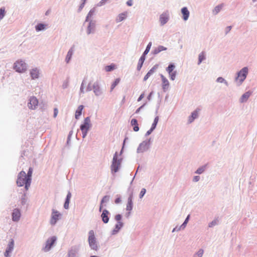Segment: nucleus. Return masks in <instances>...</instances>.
<instances>
[{
  "instance_id": "obj_1",
  "label": "nucleus",
  "mask_w": 257,
  "mask_h": 257,
  "mask_svg": "<svg viewBox=\"0 0 257 257\" xmlns=\"http://www.w3.org/2000/svg\"><path fill=\"white\" fill-rule=\"evenodd\" d=\"M30 184L31 182L30 180H28V179L27 178L25 172L24 171H21L18 176L17 180V185L21 187L25 185L26 189L28 190Z\"/></svg>"
},
{
  "instance_id": "obj_2",
  "label": "nucleus",
  "mask_w": 257,
  "mask_h": 257,
  "mask_svg": "<svg viewBox=\"0 0 257 257\" xmlns=\"http://www.w3.org/2000/svg\"><path fill=\"white\" fill-rule=\"evenodd\" d=\"M88 242L90 247L92 249L97 250L98 245L96 242V238L93 230H90L89 232Z\"/></svg>"
},
{
  "instance_id": "obj_3",
  "label": "nucleus",
  "mask_w": 257,
  "mask_h": 257,
  "mask_svg": "<svg viewBox=\"0 0 257 257\" xmlns=\"http://www.w3.org/2000/svg\"><path fill=\"white\" fill-rule=\"evenodd\" d=\"M90 120L88 117L84 119L83 123L80 125V130L82 133V137L84 138L86 137L89 128L90 127Z\"/></svg>"
},
{
  "instance_id": "obj_4",
  "label": "nucleus",
  "mask_w": 257,
  "mask_h": 257,
  "mask_svg": "<svg viewBox=\"0 0 257 257\" xmlns=\"http://www.w3.org/2000/svg\"><path fill=\"white\" fill-rule=\"evenodd\" d=\"M121 164V159H117V154L116 152L113 156L112 164L111 165V171L112 173H116L119 169Z\"/></svg>"
},
{
  "instance_id": "obj_5",
  "label": "nucleus",
  "mask_w": 257,
  "mask_h": 257,
  "mask_svg": "<svg viewBox=\"0 0 257 257\" xmlns=\"http://www.w3.org/2000/svg\"><path fill=\"white\" fill-rule=\"evenodd\" d=\"M14 69L19 73H23L26 71V64L22 60H18L15 64L14 66Z\"/></svg>"
},
{
  "instance_id": "obj_6",
  "label": "nucleus",
  "mask_w": 257,
  "mask_h": 257,
  "mask_svg": "<svg viewBox=\"0 0 257 257\" xmlns=\"http://www.w3.org/2000/svg\"><path fill=\"white\" fill-rule=\"evenodd\" d=\"M248 73V69L247 67L243 68L237 74V77L236 78V81L241 84L246 78V75Z\"/></svg>"
},
{
  "instance_id": "obj_7",
  "label": "nucleus",
  "mask_w": 257,
  "mask_h": 257,
  "mask_svg": "<svg viewBox=\"0 0 257 257\" xmlns=\"http://www.w3.org/2000/svg\"><path fill=\"white\" fill-rule=\"evenodd\" d=\"M61 216V213L58 211L53 209L50 219V223L52 225L55 224L57 221L60 218Z\"/></svg>"
},
{
  "instance_id": "obj_8",
  "label": "nucleus",
  "mask_w": 257,
  "mask_h": 257,
  "mask_svg": "<svg viewBox=\"0 0 257 257\" xmlns=\"http://www.w3.org/2000/svg\"><path fill=\"white\" fill-rule=\"evenodd\" d=\"M38 100L36 97L32 96L29 99L28 106L30 109H35L38 106Z\"/></svg>"
},
{
  "instance_id": "obj_9",
  "label": "nucleus",
  "mask_w": 257,
  "mask_h": 257,
  "mask_svg": "<svg viewBox=\"0 0 257 257\" xmlns=\"http://www.w3.org/2000/svg\"><path fill=\"white\" fill-rule=\"evenodd\" d=\"M56 240L55 236H52L50 238L48 239L46 242V245L44 248L45 251H48L50 250L51 246L53 245Z\"/></svg>"
},
{
  "instance_id": "obj_10",
  "label": "nucleus",
  "mask_w": 257,
  "mask_h": 257,
  "mask_svg": "<svg viewBox=\"0 0 257 257\" xmlns=\"http://www.w3.org/2000/svg\"><path fill=\"white\" fill-rule=\"evenodd\" d=\"M14 246V241L12 239L8 244V248L5 252V255L6 257L10 256V253L13 250Z\"/></svg>"
},
{
  "instance_id": "obj_11",
  "label": "nucleus",
  "mask_w": 257,
  "mask_h": 257,
  "mask_svg": "<svg viewBox=\"0 0 257 257\" xmlns=\"http://www.w3.org/2000/svg\"><path fill=\"white\" fill-rule=\"evenodd\" d=\"M162 81V88L164 91L168 89L169 86V82L168 79L163 75H161Z\"/></svg>"
},
{
  "instance_id": "obj_12",
  "label": "nucleus",
  "mask_w": 257,
  "mask_h": 257,
  "mask_svg": "<svg viewBox=\"0 0 257 257\" xmlns=\"http://www.w3.org/2000/svg\"><path fill=\"white\" fill-rule=\"evenodd\" d=\"M109 212L107 210H104L101 215L102 220L104 223H107L109 221Z\"/></svg>"
},
{
  "instance_id": "obj_13",
  "label": "nucleus",
  "mask_w": 257,
  "mask_h": 257,
  "mask_svg": "<svg viewBox=\"0 0 257 257\" xmlns=\"http://www.w3.org/2000/svg\"><path fill=\"white\" fill-rule=\"evenodd\" d=\"M21 213L19 209H15L12 214V218L14 221H18L20 219Z\"/></svg>"
},
{
  "instance_id": "obj_14",
  "label": "nucleus",
  "mask_w": 257,
  "mask_h": 257,
  "mask_svg": "<svg viewBox=\"0 0 257 257\" xmlns=\"http://www.w3.org/2000/svg\"><path fill=\"white\" fill-rule=\"evenodd\" d=\"M169 16L167 13L162 14L160 17V22L161 25H164L168 21Z\"/></svg>"
},
{
  "instance_id": "obj_15",
  "label": "nucleus",
  "mask_w": 257,
  "mask_h": 257,
  "mask_svg": "<svg viewBox=\"0 0 257 257\" xmlns=\"http://www.w3.org/2000/svg\"><path fill=\"white\" fill-rule=\"evenodd\" d=\"M181 12L183 15V19L185 21L188 20L190 13L186 7H184L181 10Z\"/></svg>"
},
{
  "instance_id": "obj_16",
  "label": "nucleus",
  "mask_w": 257,
  "mask_h": 257,
  "mask_svg": "<svg viewBox=\"0 0 257 257\" xmlns=\"http://www.w3.org/2000/svg\"><path fill=\"white\" fill-rule=\"evenodd\" d=\"M127 12H124V13L119 14L116 19V22L117 23L121 22L122 21H123L126 19V18L127 17Z\"/></svg>"
},
{
  "instance_id": "obj_17",
  "label": "nucleus",
  "mask_w": 257,
  "mask_h": 257,
  "mask_svg": "<svg viewBox=\"0 0 257 257\" xmlns=\"http://www.w3.org/2000/svg\"><path fill=\"white\" fill-rule=\"evenodd\" d=\"M251 92L250 91L246 92L244 94H243L240 99V101L241 102H244L247 101L248 98L251 95Z\"/></svg>"
},
{
  "instance_id": "obj_18",
  "label": "nucleus",
  "mask_w": 257,
  "mask_h": 257,
  "mask_svg": "<svg viewBox=\"0 0 257 257\" xmlns=\"http://www.w3.org/2000/svg\"><path fill=\"white\" fill-rule=\"evenodd\" d=\"M131 125L134 126L133 130L135 132H138L139 130L138 121L136 119L133 118L131 122Z\"/></svg>"
},
{
  "instance_id": "obj_19",
  "label": "nucleus",
  "mask_w": 257,
  "mask_h": 257,
  "mask_svg": "<svg viewBox=\"0 0 257 257\" xmlns=\"http://www.w3.org/2000/svg\"><path fill=\"white\" fill-rule=\"evenodd\" d=\"M83 109V106L81 105H79L75 112V117L76 119H78L79 116L82 114V111Z\"/></svg>"
},
{
  "instance_id": "obj_20",
  "label": "nucleus",
  "mask_w": 257,
  "mask_h": 257,
  "mask_svg": "<svg viewBox=\"0 0 257 257\" xmlns=\"http://www.w3.org/2000/svg\"><path fill=\"white\" fill-rule=\"evenodd\" d=\"M133 208V195H131L128 199L127 204L126 206V210L128 211H131Z\"/></svg>"
},
{
  "instance_id": "obj_21",
  "label": "nucleus",
  "mask_w": 257,
  "mask_h": 257,
  "mask_svg": "<svg viewBox=\"0 0 257 257\" xmlns=\"http://www.w3.org/2000/svg\"><path fill=\"white\" fill-rule=\"evenodd\" d=\"M30 74L32 79H36L38 78L39 72L38 69H34L31 70Z\"/></svg>"
},
{
  "instance_id": "obj_22",
  "label": "nucleus",
  "mask_w": 257,
  "mask_h": 257,
  "mask_svg": "<svg viewBox=\"0 0 257 257\" xmlns=\"http://www.w3.org/2000/svg\"><path fill=\"white\" fill-rule=\"evenodd\" d=\"M122 223L121 221L117 222L116 224L115 228L113 230V234H115L118 231V230L122 227Z\"/></svg>"
},
{
  "instance_id": "obj_23",
  "label": "nucleus",
  "mask_w": 257,
  "mask_h": 257,
  "mask_svg": "<svg viewBox=\"0 0 257 257\" xmlns=\"http://www.w3.org/2000/svg\"><path fill=\"white\" fill-rule=\"evenodd\" d=\"M198 113V112L197 110H195L192 113L191 115L189 117L188 119L190 123L192 122L194 120V119L197 117Z\"/></svg>"
},
{
  "instance_id": "obj_24",
  "label": "nucleus",
  "mask_w": 257,
  "mask_h": 257,
  "mask_svg": "<svg viewBox=\"0 0 257 257\" xmlns=\"http://www.w3.org/2000/svg\"><path fill=\"white\" fill-rule=\"evenodd\" d=\"M145 60V56L144 55L142 56L141 57V58H140L139 63L138 64V66H137V68L139 70H140L141 69V68H142Z\"/></svg>"
},
{
  "instance_id": "obj_25",
  "label": "nucleus",
  "mask_w": 257,
  "mask_h": 257,
  "mask_svg": "<svg viewBox=\"0 0 257 257\" xmlns=\"http://www.w3.org/2000/svg\"><path fill=\"white\" fill-rule=\"evenodd\" d=\"M223 7V4H221V5H219L215 7V8L214 9V10H213V14L214 15L217 14L222 9Z\"/></svg>"
},
{
  "instance_id": "obj_26",
  "label": "nucleus",
  "mask_w": 257,
  "mask_h": 257,
  "mask_svg": "<svg viewBox=\"0 0 257 257\" xmlns=\"http://www.w3.org/2000/svg\"><path fill=\"white\" fill-rule=\"evenodd\" d=\"M108 200H109V196H105L103 197V198L101 201V203H100V207H99V211H101L102 209L103 204L104 202H107L108 201Z\"/></svg>"
},
{
  "instance_id": "obj_27",
  "label": "nucleus",
  "mask_w": 257,
  "mask_h": 257,
  "mask_svg": "<svg viewBox=\"0 0 257 257\" xmlns=\"http://www.w3.org/2000/svg\"><path fill=\"white\" fill-rule=\"evenodd\" d=\"M46 28V25L43 24H38L36 26V30L37 31H40L41 30H43Z\"/></svg>"
},
{
  "instance_id": "obj_28",
  "label": "nucleus",
  "mask_w": 257,
  "mask_h": 257,
  "mask_svg": "<svg viewBox=\"0 0 257 257\" xmlns=\"http://www.w3.org/2000/svg\"><path fill=\"white\" fill-rule=\"evenodd\" d=\"M166 49H167V48L164 47V46H159L157 48H156L154 50V54H158L162 51L166 50Z\"/></svg>"
},
{
  "instance_id": "obj_29",
  "label": "nucleus",
  "mask_w": 257,
  "mask_h": 257,
  "mask_svg": "<svg viewBox=\"0 0 257 257\" xmlns=\"http://www.w3.org/2000/svg\"><path fill=\"white\" fill-rule=\"evenodd\" d=\"M72 54H73V51H72V49H71L68 51L67 55L66 56V61L67 63H68L69 62V61L71 59V58L72 56Z\"/></svg>"
},
{
  "instance_id": "obj_30",
  "label": "nucleus",
  "mask_w": 257,
  "mask_h": 257,
  "mask_svg": "<svg viewBox=\"0 0 257 257\" xmlns=\"http://www.w3.org/2000/svg\"><path fill=\"white\" fill-rule=\"evenodd\" d=\"M205 59V53L204 52H202L199 55L198 58V64H200L203 60Z\"/></svg>"
},
{
  "instance_id": "obj_31",
  "label": "nucleus",
  "mask_w": 257,
  "mask_h": 257,
  "mask_svg": "<svg viewBox=\"0 0 257 257\" xmlns=\"http://www.w3.org/2000/svg\"><path fill=\"white\" fill-rule=\"evenodd\" d=\"M6 13L5 8L4 7L1 8L0 9V21L4 18Z\"/></svg>"
},
{
  "instance_id": "obj_32",
  "label": "nucleus",
  "mask_w": 257,
  "mask_h": 257,
  "mask_svg": "<svg viewBox=\"0 0 257 257\" xmlns=\"http://www.w3.org/2000/svg\"><path fill=\"white\" fill-rule=\"evenodd\" d=\"M93 91L96 95H98L100 94V89L97 84L93 86Z\"/></svg>"
},
{
  "instance_id": "obj_33",
  "label": "nucleus",
  "mask_w": 257,
  "mask_h": 257,
  "mask_svg": "<svg viewBox=\"0 0 257 257\" xmlns=\"http://www.w3.org/2000/svg\"><path fill=\"white\" fill-rule=\"evenodd\" d=\"M154 69L152 68L151 69L148 73L145 76L144 78V80L146 81L149 77L154 73Z\"/></svg>"
},
{
  "instance_id": "obj_34",
  "label": "nucleus",
  "mask_w": 257,
  "mask_h": 257,
  "mask_svg": "<svg viewBox=\"0 0 257 257\" xmlns=\"http://www.w3.org/2000/svg\"><path fill=\"white\" fill-rule=\"evenodd\" d=\"M158 121L159 117L156 116L154 119L153 123L152 124V127L151 128V131H153L155 128Z\"/></svg>"
},
{
  "instance_id": "obj_35",
  "label": "nucleus",
  "mask_w": 257,
  "mask_h": 257,
  "mask_svg": "<svg viewBox=\"0 0 257 257\" xmlns=\"http://www.w3.org/2000/svg\"><path fill=\"white\" fill-rule=\"evenodd\" d=\"M120 78H116L114 82L112 84L111 86V91L113 90V89L115 88V87L120 82Z\"/></svg>"
},
{
  "instance_id": "obj_36",
  "label": "nucleus",
  "mask_w": 257,
  "mask_h": 257,
  "mask_svg": "<svg viewBox=\"0 0 257 257\" xmlns=\"http://www.w3.org/2000/svg\"><path fill=\"white\" fill-rule=\"evenodd\" d=\"M115 69V65L113 64L105 66V70L107 72L111 71Z\"/></svg>"
},
{
  "instance_id": "obj_37",
  "label": "nucleus",
  "mask_w": 257,
  "mask_h": 257,
  "mask_svg": "<svg viewBox=\"0 0 257 257\" xmlns=\"http://www.w3.org/2000/svg\"><path fill=\"white\" fill-rule=\"evenodd\" d=\"M32 173H33V169H32V168L30 167L29 169L27 175H26L27 178L28 179V180H30V182L31 180V177H32Z\"/></svg>"
},
{
  "instance_id": "obj_38",
  "label": "nucleus",
  "mask_w": 257,
  "mask_h": 257,
  "mask_svg": "<svg viewBox=\"0 0 257 257\" xmlns=\"http://www.w3.org/2000/svg\"><path fill=\"white\" fill-rule=\"evenodd\" d=\"M175 68V65H173V64H170L169 65V66L167 67V71L169 73H170L171 72H173V70Z\"/></svg>"
},
{
  "instance_id": "obj_39",
  "label": "nucleus",
  "mask_w": 257,
  "mask_h": 257,
  "mask_svg": "<svg viewBox=\"0 0 257 257\" xmlns=\"http://www.w3.org/2000/svg\"><path fill=\"white\" fill-rule=\"evenodd\" d=\"M151 45H152V43L151 42H150L148 44V46H147V47L145 52H144L143 55L145 56L146 54H147L149 52V51L150 50V48H151Z\"/></svg>"
},
{
  "instance_id": "obj_40",
  "label": "nucleus",
  "mask_w": 257,
  "mask_h": 257,
  "mask_svg": "<svg viewBox=\"0 0 257 257\" xmlns=\"http://www.w3.org/2000/svg\"><path fill=\"white\" fill-rule=\"evenodd\" d=\"M93 29H94V26H92L91 24L90 23L89 24V26L88 27V28H87V34H90L93 31Z\"/></svg>"
},
{
  "instance_id": "obj_41",
  "label": "nucleus",
  "mask_w": 257,
  "mask_h": 257,
  "mask_svg": "<svg viewBox=\"0 0 257 257\" xmlns=\"http://www.w3.org/2000/svg\"><path fill=\"white\" fill-rule=\"evenodd\" d=\"M203 254V250L200 249L197 253L195 254L194 257H202Z\"/></svg>"
},
{
  "instance_id": "obj_42",
  "label": "nucleus",
  "mask_w": 257,
  "mask_h": 257,
  "mask_svg": "<svg viewBox=\"0 0 257 257\" xmlns=\"http://www.w3.org/2000/svg\"><path fill=\"white\" fill-rule=\"evenodd\" d=\"M169 76H170V79L172 80H174L175 79V77H176V71H174L173 72H171V73H169Z\"/></svg>"
},
{
  "instance_id": "obj_43",
  "label": "nucleus",
  "mask_w": 257,
  "mask_h": 257,
  "mask_svg": "<svg viewBox=\"0 0 257 257\" xmlns=\"http://www.w3.org/2000/svg\"><path fill=\"white\" fill-rule=\"evenodd\" d=\"M204 170L205 167H202L201 168H198L196 171V173L197 174H201L204 172Z\"/></svg>"
},
{
  "instance_id": "obj_44",
  "label": "nucleus",
  "mask_w": 257,
  "mask_h": 257,
  "mask_svg": "<svg viewBox=\"0 0 257 257\" xmlns=\"http://www.w3.org/2000/svg\"><path fill=\"white\" fill-rule=\"evenodd\" d=\"M146 192V190L145 188L142 189L140 193V198H142L144 195L145 194Z\"/></svg>"
},
{
  "instance_id": "obj_45",
  "label": "nucleus",
  "mask_w": 257,
  "mask_h": 257,
  "mask_svg": "<svg viewBox=\"0 0 257 257\" xmlns=\"http://www.w3.org/2000/svg\"><path fill=\"white\" fill-rule=\"evenodd\" d=\"M218 222V220L217 219H215L213 221H212L209 224V227H211L214 225H215Z\"/></svg>"
},
{
  "instance_id": "obj_46",
  "label": "nucleus",
  "mask_w": 257,
  "mask_h": 257,
  "mask_svg": "<svg viewBox=\"0 0 257 257\" xmlns=\"http://www.w3.org/2000/svg\"><path fill=\"white\" fill-rule=\"evenodd\" d=\"M69 200H66V201H65V202L64 203V208L65 209H68L69 208Z\"/></svg>"
},
{
  "instance_id": "obj_47",
  "label": "nucleus",
  "mask_w": 257,
  "mask_h": 257,
  "mask_svg": "<svg viewBox=\"0 0 257 257\" xmlns=\"http://www.w3.org/2000/svg\"><path fill=\"white\" fill-rule=\"evenodd\" d=\"M121 219V215H120V214H117V215H115V219L117 222L120 221Z\"/></svg>"
},
{
  "instance_id": "obj_48",
  "label": "nucleus",
  "mask_w": 257,
  "mask_h": 257,
  "mask_svg": "<svg viewBox=\"0 0 257 257\" xmlns=\"http://www.w3.org/2000/svg\"><path fill=\"white\" fill-rule=\"evenodd\" d=\"M58 110L57 108H55L54 110V117H56L58 114Z\"/></svg>"
},
{
  "instance_id": "obj_49",
  "label": "nucleus",
  "mask_w": 257,
  "mask_h": 257,
  "mask_svg": "<svg viewBox=\"0 0 257 257\" xmlns=\"http://www.w3.org/2000/svg\"><path fill=\"white\" fill-rule=\"evenodd\" d=\"M126 4L128 6H132L133 5V1L132 0H128L126 2Z\"/></svg>"
},
{
  "instance_id": "obj_50",
  "label": "nucleus",
  "mask_w": 257,
  "mask_h": 257,
  "mask_svg": "<svg viewBox=\"0 0 257 257\" xmlns=\"http://www.w3.org/2000/svg\"><path fill=\"white\" fill-rule=\"evenodd\" d=\"M71 197V194L70 192H68L67 195L66 200H69Z\"/></svg>"
},
{
  "instance_id": "obj_51",
  "label": "nucleus",
  "mask_w": 257,
  "mask_h": 257,
  "mask_svg": "<svg viewBox=\"0 0 257 257\" xmlns=\"http://www.w3.org/2000/svg\"><path fill=\"white\" fill-rule=\"evenodd\" d=\"M144 97V93H142L139 97L138 101H141Z\"/></svg>"
},
{
  "instance_id": "obj_52",
  "label": "nucleus",
  "mask_w": 257,
  "mask_h": 257,
  "mask_svg": "<svg viewBox=\"0 0 257 257\" xmlns=\"http://www.w3.org/2000/svg\"><path fill=\"white\" fill-rule=\"evenodd\" d=\"M199 179H200V177L198 176H196L194 177L193 181L194 182H197L198 181H199Z\"/></svg>"
},
{
  "instance_id": "obj_53",
  "label": "nucleus",
  "mask_w": 257,
  "mask_h": 257,
  "mask_svg": "<svg viewBox=\"0 0 257 257\" xmlns=\"http://www.w3.org/2000/svg\"><path fill=\"white\" fill-rule=\"evenodd\" d=\"M189 215L187 217V218H186V219H185V221L184 222L183 224H182V225H185L187 223L188 220H189Z\"/></svg>"
},
{
  "instance_id": "obj_54",
  "label": "nucleus",
  "mask_w": 257,
  "mask_h": 257,
  "mask_svg": "<svg viewBox=\"0 0 257 257\" xmlns=\"http://www.w3.org/2000/svg\"><path fill=\"white\" fill-rule=\"evenodd\" d=\"M224 80V79L222 77H219L217 78V81L219 82H222Z\"/></svg>"
},
{
  "instance_id": "obj_55",
  "label": "nucleus",
  "mask_w": 257,
  "mask_h": 257,
  "mask_svg": "<svg viewBox=\"0 0 257 257\" xmlns=\"http://www.w3.org/2000/svg\"><path fill=\"white\" fill-rule=\"evenodd\" d=\"M120 201H121V200H120V198H117V199H115V202L116 203H119L120 202Z\"/></svg>"
},
{
  "instance_id": "obj_56",
  "label": "nucleus",
  "mask_w": 257,
  "mask_h": 257,
  "mask_svg": "<svg viewBox=\"0 0 257 257\" xmlns=\"http://www.w3.org/2000/svg\"><path fill=\"white\" fill-rule=\"evenodd\" d=\"M152 94V92H151L150 93V94L148 95V99L149 100H150L151 99Z\"/></svg>"
},
{
  "instance_id": "obj_57",
  "label": "nucleus",
  "mask_w": 257,
  "mask_h": 257,
  "mask_svg": "<svg viewBox=\"0 0 257 257\" xmlns=\"http://www.w3.org/2000/svg\"><path fill=\"white\" fill-rule=\"evenodd\" d=\"M144 106V105H142L141 106V107H140L137 110H136V113H138L140 111V109Z\"/></svg>"
},
{
  "instance_id": "obj_58",
  "label": "nucleus",
  "mask_w": 257,
  "mask_h": 257,
  "mask_svg": "<svg viewBox=\"0 0 257 257\" xmlns=\"http://www.w3.org/2000/svg\"><path fill=\"white\" fill-rule=\"evenodd\" d=\"M143 146H144V144H141L140 145V146H139V148H138V150H141V149H142V147Z\"/></svg>"
},
{
  "instance_id": "obj_59",
  "label": "nucleus",
  "mask_w": 257,
  "mask_h": 257,
  "mask_svg": "<svg viewBox=\"0 0 257 257\" xmlns=\"http://www.w3.org/2000/svg\"><path fill=\"white\" fill-rule=\"evenodd\" d=\"M152 131H151V129L147 132V135H150Z\"/></svg>"
},
{
  "instance_id": "obj_60",
  "label": "nucleus",
  "mask_w": 257,
  "mask_h": 257,
  "mask_svg": "<svg viewBox=\"0 0 257 257\" xmlns=\"http://www.w3.org/2000/svg\"><path fill=\"white\" fill-rule=\"evenodd\" d=\"M231 28V27L230 26L227 28V32H229V31H230Z\"/></svg>"
},
{
  "instance_id": "obj_61",
  "label": "nucleus",
  "mask_w": 257,
  "mask_h": 257,
  "mask_svg": "<svg viewBox=\"0 0 257 257\" xmlns=\"http://www.w3.org/2000/svg\"><path fill=\"white\" fill-rule=\"evenodd\" d=\"M86 1V0H83V4H82V6H83H83H84V4H85V3Z\"/></svg>"
},
{
  "instance_id": "obj_62",
  "label": "nucleus",
  "mask_w": 257,
  "mask_h": 257,
  "mask_svg": "<svg viewBox=\"0 0 257 257\" xmlns=\"http://www.w3.org/2000/svg\"><path fill=\"white\" fill-rule=\"evenodd\" d=\"M90 257H98V256H95V255H92V256H91Z\"/></svg>"
}]
</instances>
